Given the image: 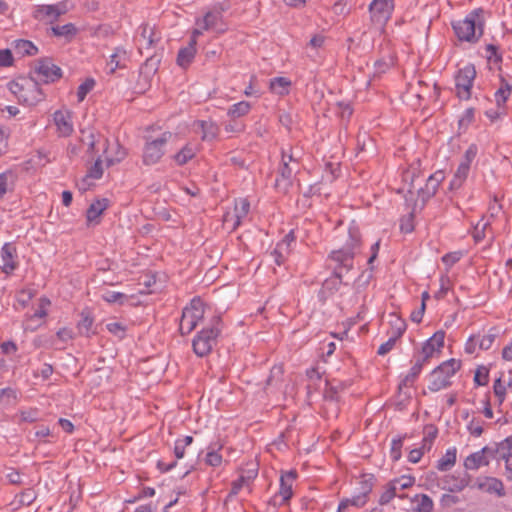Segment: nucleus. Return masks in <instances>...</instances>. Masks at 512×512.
Masks as SVG:
<instances>
[{
  "label": "nucleus",
  "mask_w": 512,
  "mask_h": 512,
  "mask_svg": "<svg viewBox=\"0 0 512 512\" xmlns=\"http://www.w3.org/2000/svg\"><path fill=\"white\" fill-rule=\"evenodd\" d=\"M488 454H493V450L489 447H484L482 450L469 455L464 461L465 468L476 470L481 466H487L489 464Z\"/></svg>",
  "instance_id": "obj_23"
},
{
  "label": "nucleus",
  "mask_w": 512,
  "mask_h": 512,
  "mask_svg": "<svg viewBox=\"0 0 512 512\" xmlns=\"http://www.w3.org/2000/svg\"><path fill=\"white\" fill-rule=\"evenodd\" d=\"M94 85L95 81L93 79H87L78 87L77 97L79 102L85 99L86 95L93 89Z\"/></svg>",
  "instance_id": "obj_49"
},
{
  "label": "nucleus",
  "mask_w": 512,
  "mask_h": 512,
  "mask_svg": "<svg viewBox=\"0 0 512 512\" xmlns=\"http://www.w3.org/2000/svg\"><path fill=\"white\" fill-rule=\"evenodd\" d=\"M443 179H444L443 173L436 172L428 178L425 190H423V189L418 190V194L422 198V206L424 205V203L427 199H429L430 197H432L435 194L439 183Z\"/></svg>",
  "instance_id": "obj_27"
},
{
  "label": "nucleus",
  "mask_w": 512,
  "mask_h": 512,
  "mask_svg": "<svg viewBox=\"0 0 512 512\" xmlns=\"http://www.w3.org/2000/svg\"><path fill=\"white\" fill-rule=\"evenodd\" d=\"M489 226L488 222L483 220L479 221L474 227V238L476 241H480L485 237V230Z\"/></svg>",
  "instance_id": "obj_55"
},
{
  "label": "nucleus",
  "mask_w": 512,
  "mask_h": 512,
  "mask_svg": "<svg viewBox=\"0 0 512 512\" xmlns=\"http://www.w3.org/2000/svg\"><path fill=\"white\" fill-rule=\"evenodd\" d=\"M124 295L120 292L107 291L102 295V298L108 303H116L120 301Z\"/></svg>",
  "instance_id": "obj_61"
},
{
  "label": "nucleus",
  "mask_w": 512,
  "mask_h": 512,
  "mask_svg": "<svg viewBox=\"0 0 512 512\" xmlns=\"http://www.w3.org/2000/svg\"><path fill=\"white\" fill-rule=\"evenodd\" d=\"M456 462V448H450L445 455L438 461L437 468L440 471H447L454 466Z\"/></svg>",
  "instance_id": "obj_39"
},
{
  "label": "nucleus",
  "mask_w": 512,
  "mask_h": 512,
  "mask_svg": "<svg viewBox=\"0 0 512 512\" xmlns=\"http://www.w3.org/2000/svg\"><path fill=\"white\" fill-rule=\"evenodd\" d=\"M294 240V233L293 231H290L283 238V240L276 245L274 251L272 252V256L274 257V261L277 265H281L285 261L287 255L291 251V244L294 242Z\"/></svg>",
  "instance_id": "obj_22"
},
{
  "label": "nucleus",
  "mask_w": 512,
  "mask_h": 512,
  "mask_svg": "<svg viewBox=\"0 0 512 512\" xmlns=\"http://www.w3.org/2000/svg\"><path fill=\"white\" fill-rule=\"evenodd\" d=\"M251 105L249 102L241 101L232 105L228 110V115L232 118L242 117L249 113Z\"/></svg>",
  "instance_id": "obj_42"
},
{
  "label": "nucleus",
  "mask_w": 512,
  "mask_h": 512,
  "mask_svg": "<svg viewBox=\"0 0 512 512\" xmlns=\"http://www.w3.org/2000/svg\"><path fill=\"white\" fill-rule=\"evenodd\" d=\"M373 483L371 478H363L360 481L358 494L351 498H345L340 502V511H345L349 506L363 507L367 503L368 495L371 493Z\"/></svg>",
  "instance_id": "obj_15"
},
{
  "label": "nucleus",
  "mask_w": 512,
  "mask_h": 512,
  "mask_svg": "<svg viewBox=\"0 0 512 512\" xmlns=\"http://www.w3.org/2000/svg\"><path fill=\"white\" fill-rule=\"evenodd\" d=\"M13 63L12 53L9 49L0 50V67H8Z\"/></svg>",
  "instance_id": "obj_58"
},
{
  "label": "nucleus",
  "mask_w": 512,
  "mask_h": 512,
  "mask_svg": "<svg viewBox=\"0 0 512 512\" xmlns=\"http://www.w3.org/2000/svg\"><path fill=\"white\" fill-rule=\"evenodd\" d=\"M36 498V493L32 489H27L19 495V502L22 505H30Z\"/></svg>",
  "instance_id": "obj_56"
},
{
  "label": "nucleus",
  "mask_w": 512,
  "mask_h": 512,
  "mask_svg": "<svg viewBox=\"0 0 512 512\" xmlns=\"http://www.w3.org/2000/svg\"><path fill=\"white\" fill-rule=\"evenodd\" d=\"M510 94H511L510 85L507 82L502 81L501 86L495 92V100H496V103L499 108L501 107V105H503L507 101Z\"/></svg>",
  "instance_id": "obj_43"
},
{
  "label": "nucleus",
  "mask_w": 512,
  "mask_h": 512,
  "mask_svg": "<svg viewBox=\"0 0 512 512\" xmlns=\"http://www.w3.org/2000/svg\"><path fill=\"white\" fill-rule=\"evenodd\" d=\"M425 363L421 361L419 358H417L415 364L410 369L409 373L405 376L403 379V384L405 386H408L414 382V380L417 378V376L420 374L422 367Z\"/></svg>",
  "instance_id": "obj_44"
},
{
  "label": "nucleus",
  "mask_w": 512,
  "mask_h": 512,
  "mask_svg": "<svg viewBox=\"0 0 512 512\" xmlns=\"http://www.w3.org/2000/svg\"><path fill=\"white\" fill-rule=\"evenodd\" d=\"M250 210V203L245 198H240L235 201L234 209L232 212H227L223 216L224 225L228 229L235 230L240 224L242 219H244Z\"/></svg>",
  "instance_id": "obj_14"
},
{
  "label": "nucleus",
  "mask_w": 512,
  "mask_h": 512,
  "mask_svg": "<svg viewBox=\"0 0 512 512\" xmlns=\"http://www.w3.org/2000/svg\"><path fill=\"white\" fill-rule=\"evenodd\" d=\"M473 487L490 494H496L499 497L504 496L505 494L502 481L495 477H478L475 480Z\"/></svg>",
  "instance_id": "obj_20"
},
{
  "label": "nucleus",
  "mask_w": 512,
  "mask_h": 512,
  "mask_svg": "<svg viewBox=\"0 0 512 512\" xmlns=\"http://www.w3.org/2000/svg\"><path fill=\"white\" fill-rule=\"evenodd\" d=\"M453 29L459 40L477 41L483 33L482 10H473L465 19L455 22Z\"/></svg>",
  "instance_id": "obj_2"
},
{
  "label": "nucleus",
  "mask_w": 512,
  "mask_h": 512,
  "mask_svg": "<svg viewBox=\"0 0 512 512\" xmlns=\"http://www.w3.org/2000/svg\"><path fill=\"white\" fill-rule=\"evenodd\" d=\"M395 496H398V491L396 490L395 486H393L391 483H389L385 489V491L382 493L379 499V503L381 505L389 503ZM399 497H401L399 495Z\"/></svg>",
  "instance_id": "obj_48"
},
{
  "label": "nucleus",
  "mask_w": 512,
  "mask_h": 512,
  "mask_svg": "<svg viewBox=\"0 0 512 512\" xmlns=\"http://www.w3.org/2000/svg\"><path fill=\"white\" fill-rule=\"evenodd\" d=\"M219 332L220 329L214 325L199 332L193 340L194 352L200 357L209 354L216 343Z\"/></svg>",
  "instance_id": "obj_8"
},
{
  "label": "nucleus",
  "mask_w": 512,
  "mask_h": 512,
  "mask_svg": "<svg viewBox=\"0 0 512 512\" xmlns=\"http://www.w3.org/2000/svg\"><path fill=\"white\" fill-rule=\"evenodd\" d=\"M50 305V301L47 298H41L39 300V307L35 313L29 319V322L41 321L47 315V308Z\"/></svg>",
  "instance_id": "obj_45"
},
{
  "label": "nucleus",
  "mask_w": 512,
  "mask_h": 512,
  "mask_svg": "<svg viewBox=\"0 0 512 512\" xmlns=\"http://www.w3.org/2000/svg\"><path fill=\"white\" fill-rule=\"evenodd\" d=\"M205 306L201 299L194 298L190 304L183 309L180 320V332L189 334L197 326L198 322L203 319Z\"/></svg>",
  "instance_id": "obj_6"
},
{
  "label": "nucleus",
  "mask_w": 512,
  "mask_h": 512,
  "mask_svg": "<svg viewBox=\"0 0 512 512\" xmlns=\"http://www.w3.org/2000/svg\"><path fill=\"white\" fill-rule=\"evenodd\" d=\"M34 73L37 81L45 83L53 82L61 77V69L54 65L49 59L38 61Z\"/></svg>",
  "instance_id": "obj_17"
},
{
  "label": "nucleus",
  "mask_w": 512,
  "mask_h": 512,
  "mask_svg": "<svg viewBox=\"0 0 512 512\" xmlns=\"http://www.w3.org/2000/svg\"><path fill=\"white\" fill-rule=\"evenodd\" d=\"M291 81L286 77H276L270 80L269 88L276 95L284 96L289 93Z\"/></svg>",
  "instance_id": "obj_32"
},
{
  "label": "nucleus",
  "mask_w": 512,
  "mask_h": 512,
  "mask_svg": "<svg viewBox=\"0 0 512 512\" xmlns=\"http://www.w3.org/2000/svg\"><path fill=\"white\" fill-rule=\"evenodd\" d=\"M128 61V53L125 49L118 47L114 53L110 56V60L107 63L109 72L113 73L117 68H123Z\"/></svg>",
  "instance_id": "obj_28"
},
{
  "label": "nucleus",
  "mask_w": 512,
  "mask_h": 512,
  "mask_svg": "<svg viewBox=\"0 0 512 512\" xmlns=\"http://www.w3.org/2000/svg\"><path fill=\"white\" fill-rule=\"evenodd\" d=\"M71 9L68 1H61L53 5H39L35 8L33 16L39 21L54 22L60 16L66 14Z\"/></svg>",
  "instance_id": "obj_10"
},
{
  "label": "nucleus",
  "mask_w": 512,
  "mask_h": 512,
  "mask_svg": "<svg viewBox=\"0 0 512 512\" xmlns=\"http://www.w3.org/2000/svg\"><path fill=\"white\" fill-rule=\"evenodd\" d=\"M14 50L21 56H33L37 53V47L28 40L18 39L14 41Z\"/></svg>",
  "instance_id": "obj_36"
},
{
  "label": "nucleus",
  "mask_w": 512,
  "mask_h": 512,
  "mask_svg": "<svg viewBox=\"0 0 512 512\" xmlns=\"http://www.w3.org/2000/svg\"><path fill=\"white\" fill-rule=\"evenodd\" d=\"M198 151V147L195 144H186L179 152L174 155V161L177 165H184L189 160L193 159Z\"/></svg>",
  "instance_id": "obj_31"
},
{
  "label": "nucleus",
  "mask_w": 512,
  "mask_h": 512,
  "mask_svg": "<svg viewBox=\"0 0 512 512\" xmlns=\"http://www.w3.org/2000/svg\"><path fill=\"white\" fill-rule=\"evenodd\" d=\"M495 395L499 398V402L502 403L504 401L506 387L502 383L501 379L498 378L493 386Z\"/></svg>",
  "instance_id": "obj_59"
},
{
  "label": "nucleus",
  "mask_w": 512,
  "mask_h": 512,
  "mask_svg": "<svg viewBox=\"0 0 512 512\" xmlns=\"http://www.w3.org/2000/svg\"><path fill=\"white\" fill-rule=\"evenodd\" d=\"M495 340V334L489 333L487 335L482 336L479 340V346L481 349L487 350L489 349Z\"/></svg>",
  "instance_id": "obj_63"
},
{
  "label": "nucleus",
  "mask_w": 512,
  "mask_h": 512,
  "mask_svg": "<svg viewBox=\"0 0 512 512\" xmlns=\"http://www.w3.org/2000/svg\"><path fill=\"white\" fill-rule=\"evenodd\" d=\"M451 287L450 279L442 276L440 279V289L436 292L435 297L438 299L443 298Z\"/></svg>",
  "instance_id": "obj_52"
},
{
  "label": "nucleus",
  "mask_w": 512,
  "mask_h": 512,
  "mask_svg": "<svg viewBox=\"0 0 512 512\" xmlns=\"http://www.w3.org/2000/svg\"><path fill=\"white\" fill-rule=\"evenodd\" d=\"M477 152V146L474 144L470 145L468 149L465 151L464 157L460 162L450 182V190H457L462 186V184L464 183L468 176L470 165L472 161L475 159Z\"/></svg>",
  "instance_id": "obj_9"
},
{
  "label": "nucleus",
  "mask_w": 512,
  "mask_h": 512,
  "mask_svg": "<svg viewBox=\"0 0 512 512\" xmlns=\"http://www.w3.org/2000/svg\"><path fill=\"white\" fill-rule=\"evenodd\" d=\"M257 476V470H250L247 476H241L238 480L232 483V489L229 493V497L237 495L241 488L244 486L249 487V483L252 479Z\"/></svg>",
  "instance_id": "obj_37"
},
{
  "label": "nucleus",
  "mask_w": 512,
  "mask_h": 512,
  "mask_svg": "<svg viewBox=\"0 0 512 512\" xmlns=\"http://www.w3.org/2000/svg\"><path fill=\"white\" fill-rule=\"evenodd\" d=\"M52 34L58 38H62L65 41H71L77 34L78 29L72 23L65 25H56L51 28Z\"/></svg>",
  "instance_id": "obj_30"
},
{
  "label": "nucleus",
  "mask_w": 512,
  "mask_h": 512,
  "mask_svg": "<svg viewBox=\"0 0 512 512\" xmlns=\"http://www.w3.org/2000/svg\"><path fill=\"white\" fill-rule=\"evenodd\" d=\"M417 510L419 512H431L433 509V501L427 495H420L417 499Z\"/></svg>",
  "instance_id": "obj_50"
},
{
  "label": "nucleus",
  "mask_w": 512,
  "mask_h": 512,
  "mask_svg": "<svg viewBox=\"0 0 512 512\" xmlns=\"http://www.w3.org/2000/svg\"><path fill=\"white\" fill-rule=\"evenodd\" d=\"M9 90L19 101L27 105H35L43 99L38 81L34 78L20 77L9 83Z\"/></svg>",
  "instance_id": "obj_3"
},
{
  "label": "nucleus",
  "mask_w": 512,
  "mask_h": 512,
  "mask_svg": "<svg viewBox=\"0 0 512 512\" xmlns=\"http://www.w3.org/2000/svg\"><path fill=\"white\" fill-rule=\"evenodd\" d=\"M476 76V70L472 65L460 69L456 75L457 95L461 99H469L471 96V87Z\"/></svg>",
  "instance_id": "obj_13"
},
{
  "label": "nucleus",
  "mask_w": 512,
  "mask_h": 512,
  "mask_svg": "<svg viewBox=\"0 0 512 512\" xmlns=\"http://www.w3.org/2000/svg\"><path fill=\"white\" fill-rule=\"evenodd\" d=\"M220 20L221 14L219 12H208L202 19H197L195 24L204 31H207L216 28Z\"/></svg>",
  "instance_id": "obj_35"
},
{
  "label": "nucleus",
  "mask_w": 512,
  "mask_h": 512,
  "mask_svg": "<svg viewBox=\"0 0 512 512\" xmlns=\"http://www.w3.org/2000/svg\"><path fill=\"white\" fill-rule=\"evenodd\" d=\"M495 452L501 459L505 461V465L507 464V461H511L510 457L512 456V436L507 437L505 440L498 443Z\"/></svg>",
  "instance_id": "obj_38"
},
{
  "label": "nucleus",
  "mask_w": 512,
  "mask_h": 512,
  "mask_svg": "<svg viewBox=\"0 0 512 512\" xmlns=\"http://www.w3.org/2000/svg\"><path fill=\"white\" fill-rule=\"evenodd\" d=\"M158 64H159V59L154 56H151L150 58H148L146 60L145 64L143 65V67L140 70L141 76H143L145 78V79H143L144 85H149V83L151 81L150 77L156 73V71L158 69Z\"/></svg>",
  "instance_id": "obj_34"
},
{
  "label": "nucleus",
  "mask_w": 512,
  "mask_h": 512,
  "mask_svg": "<svg viewBox=\"0 0 512 512\" xmlns=\"http://www.w3.org/2000/svg\"><path fill=\"white\" fill-rule=\"evenodd\" d=\"M195 54V41H190L188 46L180 49L177 55V64L182 68L188 67L190 63L193 61Z\"/></svg>",
  "instance_id": "obj_29"
},
{
  "label": "nucleus",
  "mask_w": 512,
  "mask_h": 512,
  "mask_svg": "<svg viewBox=\"0 0 512 512\" xmlns=\"http://www.w3.org/2000/svg\"><path fill=\"white\" fill-rule=\"evenodd\" d=\"M72 112L67 109L58 110L53 115L57 132L62 137L70 136L74 131Z\"/></svg>",
  "instance_id": "obj_19"
},
{
  "label": "nucleus",
  "mask_w": 512,
  "mask_h": 512,
  "mask_svg": "<svg viewBox=\"0 0 512 512\" xmlns=\"http://www.w3.org/2000/svg\"><path fill=\"white\" fill-rule=\"evenodd\" d=\"M17 250L11 243H5L1 248V269L4 273L10 274L17 268Z\"/></svg>",
  "instance_id": "obj_21"
},
{
  "label": "nucleus",
  "mask_w": 512,
  "mask_h": 512,
  "mask_svg": "<svg viewBox=\"0 0 512 512\" xmlns=\"http://www.w3.org/2000/svg\"><path fill=\"white\" fill-rule=\"evenodd\" d=\"M393 9V0H373L369 5L371 22L382 28L390 19Z\"/></svg>",
  "instance_id": "obj_12"
},
{
  "label": "nucleus",
  "mask_w": 512,
  "mask_h": 512,
  "mask_svg": "<svg viewBox=\"0 0 512 512\" xmlns=\"http://www.w3.org/2000/svg\"><path fill=\"white\" fill-rule=\"evenodd\" d=\"M296 477L297 472L295 470H290L281 475L279 493L272 499L274 506L284 504L292 497V488Z\"/></svg>",
  "instance_id": "obj_16"
},
{
  "label": "nucleus",
  "mask_w": 512,
  "mask_h": 512,
  "mask_svg": "<svg viewBox=\"0 0 512 512\" xmlns=\"http://www.w3.org/2000/svg\"><path fill=\"white\" fill-rule=\"evenodd\" d=\"M107 329L109 332L113 333L118 337H123L125 333L124 326L119 322H112L107 324Z\"/></svg>",
  "instance_id": "obj_60"
},
{
  "label": "nucleus",
  "mask_w": 512,
  "mask_h": 512,
  "mask_svg": "<svg viewBox=\"0 0 512 512\" xmlns=\"http://www.w3.org/2000/svg\"><path fill=\"white\" fill-rule=\"evenodd\" d=\"M393 318H394V322H392V323H393V326L395 327V331H394L393 335L388 339V341H386L385 343L380 345V347L378 348L379 355H385L388 352H390L392 350V348L394 347L397 339L400 338L401 335L405 331V328H406L405 322L395 316H393Z\"/></svg>",
  "instance_id": "obj_24"
},
{
  "label": "nucleus",
  "mask_w": 512,
  "mask_h": 512,
  "mask_svg": "<svg viewBox=\"0 0 512 512\" xmlns=\"http://www.w3.org/2000/svg\"><path fill=\"white\" fill-rule=\"evenodd\" d=\"M202 132V140H213L218 135V127L212 121H197L194 124Z\"/></svg>",
  "instance_id": "obj_33"
},
{
  "label": "nucleus",
  "mask_w": 512,
  "mask_h": 512,
  "mask_svg": "<svg viewBox=\"0 0 512 512\" xmlns=\"http://www.w3.org/2000/svg\"><path fill=\"white\" fill-rule=\"evenodd\" d=\"M161 40V34L154 25L143 24L139 27L138 34L135 37V42L141 53L144 50L150 51Z\"/></svg>",
  "instance_id": "obj_11"
},
{
  "label": "nucleus",
  "mask_w": 512,
  "mask_h": 512,
  "mask_svg": "<svg viewBox=\"0 0 512 512\" xmlns=\"http://www.w3.org/2000/svg\"><path fill=\"white\" fill-rule=\"evenodd\" d=\"M326 390L324 393V398L329 401H337L338 400V389L335 386L326 384Z\"/></svg>",
  "instance_id": "obj_64"
},
{
  "label": "nucleus",
  "mask_w": 512,
  "mask_h": 512,
  "mask_svg": "<svg viewBox=\"0 0 512 512\" xmlns=\"http://www.w3.org/2000/svg\"><path fill=\"white\" fill-rule=\"evenodd\" d=\"M468 430L469 432L476 436V437H479L482 433H483V428H482V425L481 423L476 420V419H472L468 425Z\"/></svg>",
  "instance_id": "obj_62"
},
{
  "label": "nucleus",
  "mask_w": 512,
  "mask_h": 512,
  "mask_svg": "<svg viewBox=\"0 0 512 512\" xmlns=\"http://www.w3.org/2000/svg\"><path fill=\"white\" fill-rule=\"evenodd\" d=\"M171 132H164L157 139L148 140L143 150V162L145 165H154L164 155V146L171 139Z\"/></svg>",
  "instance_id": "obj_7"
},
{
  "label": "nucleus",
  "mask_w": 512,
  "mask_h": 512,
  "mask_svg": "<svg viewBox=\"0 0 512 512\" xmlns=\"http://www.w3.org/2000/svg\"><path fill=\"white\" fill-rule=\"evenodd\" d=\"M293 168L288 165L286 161V152H282V164L279 169L280 178L276 180V186L283 192H286L291 184V178L293 174Z\"/></svg>",
  "instance_id": "obj_26"
},
{
  "label": "nucleus",
  "mask_w": 512,
  "mask_h": 512,
  "mask_svg": "<svg viewBox=\"0 0 512 512\" xmlns=\"http://www.w3.org/2000/svg\"><path fill=\"white\" fill-rule=\"evenodd\" d=\"M474 119V110L472 108L467 109L459 120L460 128H467Z\"/></svg>",
  "instance_id": "obj_57"
},
{
  "label": "nucleus",
  "mask_w": 512,
  "mask_h": 512,
  "mask_svg": "<svg viewBox=\"0 0 512 512\" xmlns=\"http://www.w3.org/2000/svg\"><path fill=\"white\" fill-rule=\"evenodd\" d=\"M403 442L402 439H394L391 443V458L394 461H397L401 457V448H402Z\"/></svg>",
  "instance_id": "obj_53"
},
{
  "label": "nucleus",
  "mask_w": 512,
  "mask_h": 512,
  "mask_svg": "<svg viewBox=\"0 0 512 512\" xmlns=\"http://www.w3.org/2000/svg\"><path fill=\"white\" fill-rule=\"evenodd\" d=\"M414 478L411 476H402L400 478L394 479L390 483L395 486L396 490L399 492L401 490L410 488L414 484Z\"/></svg>",
  "instance_id": "obj_46"
},
{
  "label": "nucleus",
  "mask_w": 512,
  "mask_h": 512,
  "mask_svg": "<svg viewBox=\"0 0 512 512\" xmlns=\"http://www.w3.org/2000/svg\"><path fill=\"white\" fill-rule=\"evenodd\" d=\"M102 174H103L102 160L97 159L96 162L94 163V165L89 169L86 177L93 178V179H99V178H101Z\"/></svg>",
  "instance_id": "obj_51"
},
{
  "label": "nucleus",
  "mask_w": 512,
  "mask_h": 512,
  "mask_svg": "<svg viewBox=\"0 0 512 512\" xmlns=\"http://www.w3.org/2000/svg\"><path fill=\"white\" fill-rule=\"evenodd\" d=\"M108 207L107 199H98L91 203L86 211V219L88 225H97L100 222V216Z\"/></svg>",
  "instance_id": "obj_25"
},
{
  "label": "nucleus",
  "mask_w": 512,
  "mask_h": 512,
  "mask_svg": "<svg viewBox=\"0 0 512 512\" xmlns=\"http://www.w3.org/2000/svg\"><path fill=\"white\" fill-rule=\"evenodd\" d=\"M444 339L445 333L443 331L434 333V335L424 343L418 358L426 363L430 358L439 354L444 346Z\"/></svg>",
  "instance_id": "obj_18"
},
{
  "label": "nucleus",
  "mask_w": 512,
  "mask_h": 512,
  "mask_svg": "<svg viewBox=\"0 0 512 512\" xmlns=\"http://www.w3.org/2000/svg\"><path fill=\"white\" fill-rule=\"evenodd\" d=\"M360 231L357 227L351 226L349 228V242L341 249L332 251L330 257L338 264L335 269L334 276L326 279L323 283L324 289H337L343 277L342 269L345 268L349 271L353 267L354 256L360 244Z\"/></svg>",
  "instance_id": "obj_1"
},
{
  "label": "nucleus",
  "mask_w": 512,
  "mask_h": 512,
  "mask_svg": "<svg viewBox=\"0 0 512 512\" xmlns=\"http://www.w3.org/2000/svg\"><path fill=\"white\" fill-rule=\"evenodd\" d=\"M474 381L478 385H486L488 382V370L485 367L478 368L475 372Z\"/></svg>",
  "instance_id": "obj_54"
},
{
  "label": "nucleus",
  "mask_w": 512,
  "mask_h": 512,
  "mask_svg": "<svg viewBox=\"0 0 512 512\" xmlns=\"http://www.w3.org/2000/svg\"><path fill=\"white\" fill-rule=\"evenodd\" d=\"M17 402V393L12 388L0 390V408H6L15 405Z\"/></svg>",
  "instance_id": "obj_40"
},
{
  "label": "nucleus",
  "mask_w": 512,
  "mask_h": 512,
  "mask_svg": "<svg viewBox=\"0 0 512 512\" xmlns=\"http://www.w3.org/2000/svg\"><path fill=\"white\" fill-rule=\"evenodd\" d=\"M93 324V319L85 313H82V319L78 323L79 333L82 335H89Z\"/></svg>",
  "instance_id": "obj_47"
},
{
  "label": "nucleus",
  "mask_w": 512,
  "mask_h": 512,
  "mask_svg": "<svg viewBox=\"0 0 512 512\" xmlns=\"http://www.w3.org/2000/svg\"><path fill=\"white\" fill-rule=\"evenodd\" d=\"M222 445L220 444H212L208 448V452L205 458L206 464L217 467L222 463V456L217 453V450H220Z\"/></svg>",
  "instance_id": "obj_41"
},
{
  "label": "nucleus",
  "mask_w": 512,
  "mask_h": 512,
  "mask_svg": "<svg viewBox=\"0 0 512 512\" xmlns=\"http://www.w3.org/2000/svg\"><path fill=\"white\" fill-rule=\"evenodd\" d=\"M89 147L93 151H99L100 146L103 149L104 161L107 166L115 165L121 162L126 157V150L118 143H110L108 139L96 135L94 133L89 134Z\"/></svg>",
  "instance_id": "obj_4"
},
{
  "label": "nucleus",
  "mask_w": 512,
  "mask_h": 512,
  "mask_svg": "<svg viewBox=\"0 0 512 512\" xmlns=\"http://www.w3.org/2000/svg\"><path fill=\"white\" fill-rule=\"evenodd\" d=\"M460 367V361L455 359L443 362L430 374L429 389L436 392L449 386L450 378L460 369Z\"/></svg>",
  "instance_id": "obj_5"
}]
</instances>
